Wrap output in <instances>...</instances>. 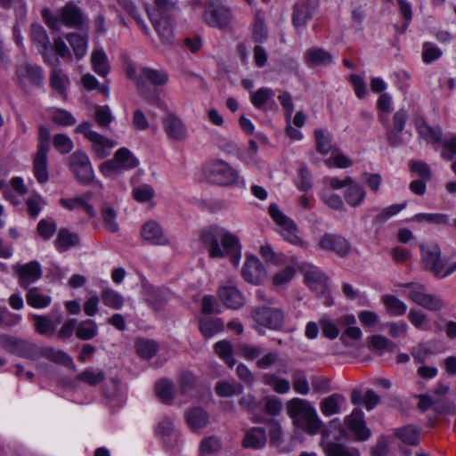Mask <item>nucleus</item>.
I'll list each match as a JSON object with an SVG mask.
<instances>
[{
	"mask_svg": "<svg viewBox=\"0 0 456 456\" xmlns=\"http://www.w3.org/2000/svg\"><path fill=\"white\" fill-rule=\"evenodd\" d=\"M200 239L209 247L208 253L211 258L229 256L235 266L239 265L241 246L236 235L218 225H211L201 232Z\"/></svg>",
	"mask_w": 456,
	"mask_h": 456,
	"instance_id": "f257e3e1",
	"label": "nucleus"
},
{
	"mask_svg": "<svg viewBox=\"0 0 456 456\" xmlns=\"http://www.w3.org/2000/svg\"><path fill=\"white\" fill-rule=\"evenodd\" d=\"M288 415L293 419L295 426L310 435L318 433L322 422L311 403L301 398H293L286 403Z\"/></svg>",
	"mask_w": 456,
	"mask_h": 456,
	"instance_id": "f03ea898",
	"label": "nucleus"
},
{
	"mask_svg": "<svg viewBox=\"0 0 456 456\" xmlns=\"http://www.w3.org/2000/svg\"><path fill=\"white\" fill-rule=\"evenodd\" d=\"M41 14L45 24L53 30H60L61 24L77 28L87 27L86 17L73 1L68 2L60 8L56 15H53L47 8L44 9Z\"/></svg>",
	"mask_w": 456,
	"mask_h": 456,
	"instance_id": "7ed1b4c3",
	"label": "nucleus"
},
{
	"mask_svg": "<svg viewBox=\"0 0 456 456\" xmlns=\"http://www.w3.org/2000/svg\"><path fill=\"white\" fill-rule=\"evenodd\" d=\"M425 268L437 278H445L456 271V262L447 267L448 261L441 256L438 245L420 246Z\"/></svg>",
	"mask_w": 456,
	"mask_h": 456,
	"instance_id": "20e7f679",
	"label": "nucleus"
},
{
	"mask_svg": "<svg viewBox=\"0 0 456 456\" xmlns=\"http://www.w3.org/2000/svg\"><path fill=\"white\" fill-rule=\"evenodd\" d=\"M207 179L215 184L229 186L238 180V174L229 164L223 160L214 159L205 165Z\"/></svg>",
	"mask_w": 456,
	"mask_h": 456,
	"instance_id": "39448f33",
	"label": "nucleus"
},
{
	"mask_svg": "<svg viewBox=\"0 0 456 456\" xmlns=\"http://www.w3.org/2000/svg\"><path fill=\"white\" fill-rule=\"evenodd\" d=\"M138 159L126 148L118 149L113 159L102 163L99 167L100 171L105 176L112 174L119 175L125 170L134 168L138 166Z\"/></svg>",
	"mask_w": 456,
	"mask_h": 456,
	"instance_id": "423d86ee",
	"label": "nucleus"
},
{
	"mask_svg": "<svg viewBox=\"0 0 456 456\" xmlns=\"http://www.w3.org/2000/svg\"><path fill=\"white\" fill-rule=\"evenodd\" d=\"M411 289L408 297L419 306L432 312H439L445 308V302L434 294L425 293V287L422 284L409 282L403 285Z\"/></svg>",
	"mask_w": 456,
	"mask_h": 456,
	"instance_id": "0eeeda50",
	"label": "nucleus"
},
{
	"mask_svg": "<svg viewBox=\"0 0 456 456\" xmlns=\"http://www.w3.org/2000/svg\"><path fill=\"white\" fill-rule=\"evenodd\" d=\"M0 346L20 357L37 360L36 344L7 334L0 335Z\"/></svg>",
	"mask_w": 456,
	"mask_h": 456,
	"instance_id": "6e6552de",
	"label": "nucleus"
},
{
	"mask_svg": "<svg viewBox=\"0 0 456 456\" xmlns=\"http://www.w3.org/2000/svg\"><path fill=\"white\" fill-rule=\"evenodd\" d=\"M69 167L77 181L82 184H88L94 180V170L88 156L77 151L69 156Z\"/></svg>",
	"mask_w": 456,
	"mask_h": 456,
	"instance_id": "1a4fd4ad",
	"label": "nucleus"
},
{
	"mask_svg": "<svg viewBox=\"0 0 456 456\" xmlns=\"http://www.w3.org/2000/svg\"><path fill=\"white\" fill-rule=\"evenodd\" d=\"M251 315L256 323L271 330H279L284 324V313L280 308L256 307Z\"/></svg>",
	"mask_w": 456,
	"mask_h": 456,
	"instance_id": "9d476101",
	"label": "nucleus"
},
{
	"mask_svg": "<svg viewBox=\"0 0 456 456\" xmlns=\"http://www.w3.org/2000/svg\"><path fill=\"white\" fill-rule=\"evenodd\" d=\"M31 38L45 62L52 66L59 64V59L53 54V47L45 29L39 24L31 25Z\"/></svg>",
	"mask_w": 456,
	"mask_h": 456,
	"instance_id": "9b49d317",
	"label": "nucleus"
},
{
	"mask_svg": "<svg viewBox=\"0 0 456 456\" xmlns=\"http://www.w3.org/2000/svg\"><path fill=\"white\" fill-rule=\"evenodd\" d=\"M203 18L209 26L224 28L229 25L232 13L229 8L219 3L209 2L205 8Z\"/></svg>",
	"mask_w": 456,
	"mask_h": 456,
	"instance_id": "f8f14e48",
	"label": "nucleus"
},
{
	"mask_svg": "<svg viewBox=\"0 0 456 456\" xmlns=\"http://www.w3.org/2000/svg\"><path fill=\"white\" fill-rule=\"evenodd\" d=\"M345 424L354 434L357 441H367L371 436V431L364 420L363 412L355 408L351 414L345 418Z\"/></svg>",
	"mask_w": 456,
	"mask_h": 456,
	"instance_id": "ddd939ff",
	"label": "nucleus"
},
{
	"mask_svg": "<svg viewBox=\"0 0 456 456\" xmlns=\"http://www.w3.org/2000/svg\"><path fill=\"white\" fill-rule=\"evenodd\" d=\"M319 247L323 250L332 251L340 257L346 256L351 251V245L347 240L331 233H326L321 238Z\"/></svg>",
	"mask_w": 456,
	"mask_h": 456,
	"instance_id": "4468645a",
	"label": "nucleus"
},
{
	"mask_svg": "<svg viewBox=\"0 0 456 456\" xmlns=\"http://www.w3.org/2000/svg\"><path fill=\"white\" fill-rule=\"evenodd\" d=\"M241 273L245 281L252 284L261 283L266 276L263 265L256 256L248 257Z\"/></svg>",
	"mask_w": 456,
	"mask_h": 456,
	"instance_id": "2eb2a0df",
	"label": "nucleus"
},
{
	"mask_svg": "<svg viewBox=\"0 0 456 456\" xmlns=\"http://www.w3.org/2000/svg\"><path fill=\"white\" fill-rule=\"evenodd\" d=\"M163 127L171 139L183 141L186 137V127L179 117L172 112H168L162 118Z\"/></svg>",
	"mask_w": 456,
	"mask_h": 456,
	"instance_id": "dca6fc26",
	"label": "nucleus"
},
{
	"mask_svg": "<svg viewBox=\"0 0 456 456\" xmlns=\"http://www.w3.org/2000/svg\"><path fill=\"white\" fill-rule=\"evenodd\" d=\"M318 5L317 0H301L294 6L292 17L293 24L296 27L304 26Z\"/></svg>",
	"mask_w": 456,
	"mask_h": 456,
	"instance_id": "f3484780",
	"label": "nucleus"
},
{
	"mask_svg": "<svg viewBox=\"0 0 456 456\" xmlns=\"http://www.w3.org/2000/svg\"><path fill=\"white\" fill-rule=\"evenodd\" d=\"M20 285L28 289L29 285L42 277V270L38 262L32 261L20 265L17 270Z\"/></svg>",
	"mask_w": 456,
	"mask_h": 456,
	"instance_id": "a211bd4d",
	"label": "nucleus"
},
{
	"mask_svg": "<svg viewBox=\"0 0 456 456\" xmlns=\"http://www.w3.org/2000/svg\"><path fill=\"white\" fill-rule=\"evenodd\" d=\"M351 403L355 406L364 405L367 411L373 410L379 403V395L372 389H368L363 395L362 390L354 388L350 395Z\"/></svg>",
	"mask_w": 456,
	"mask_h": 456,
	"instance_id": "6ab92c4d",
	"label": "nucleus"
},
{
	"mask_svg": "<svg viewBox=\"0 0 456 456\" xmlns=\"http://www.w3.org/2000/svg\"><path fill=\"white\" fill-rule=\"evenodd\" d=\"M142 237L148 242L155 245H166L167 238L164 235L159 224L155 221L146 222L141 230Z\"/></svg>",
	"mask_w": 456,
	"mask_h": 456,
	"instance_id": "aec40b11",
	"label": "nucleus"
},
{
	"mask_svg": "<svg viewBox=\"0 0 456 456\" xmlns=\"http://www.w3.org/2000/svg\"><path fill=\"white\" fill-rule=\"evenodd\" d=\"M149 18L159 34L161 41L165 45H170L174 38L173 34V26L167 18H158L155 16V13H151L149 12V9L146 8Z\"/></svg>",
	"mask_w": 456,
	"mask_h": 456,
	"instance_id": "412c9836",
	"label": "nucleus"
},
{
	"mask_svg": "<svg viewBox=\"0 0 456 456\" xmlns=\"http://www.w3.org/2000/svg\"><path fill=\"white\" fill-rule=\"evenodd\" d=\"M218 297L226 307L239 309L244 304V297L237 288L223 287L218 289Z\"/></svg>",
	"mask_w": 456,
	"mask_h": 456,
	"instance_id": "4be33fe9",
	"label": "nucleus"
},
{
	"mask_svg": "<svg viewBox=\"0 0 456 456\" xmlns=\"http://www.w3.org/2000/svg\"><path fill=\"white\" fill-rule=\"evenodd\" d=\"M305 61L309 67L328 66L333 61L331 53L323 48H310L305 53Z\"/></svg>",
	"mask_w": 456,
	"mask_h": 456,
	"instance_id": "5701e85b",
	"label": "nucleus"
},
{
	"mask_svg": "<svg viewBox=\"0 0 456 456\" xmlns=\"http://www.w3.org/2000/svg\"><path fill=\"white\" fill-rule=\"evenodd\" d=\"M145 83H150L154 86H162L168 81V74L163 69H156L150 67H142L139 77Z\"/></svg>",
	"mask_w": 456,
	"mask_h": 456,
	"instance_id": "b1692460",
	"label": "nucleus"
},
{
	"mask_svg": "<svg viewBox=\"0 0 456 456\" xmlns=\"http://www.w3.org/2000/svg\"><path fill=\"white\" fill-rule=\"evenodd\" d=\"M346 403V398L343 395L334 393L325 398L320 403V410L324 416H331L338 414L341 406Z\"/></svg>",
	"mask_w": 456,
	"mask_h": 456,
	"instance_id": "393cba45",
	"label": "nucleus"
},
{
	"mask_svg": "<svg viewBox=\"0 0 456 456\" xmlns=\"http://www.w3.org/2000/svg\"><path fill=\"white\" fill-rule=\"evenodd\" d=\"M266 432L264 428H252L245 435L242 446L254 450L261 449L266 443Z\"/></svg>",
	"mask_w": 456,
	"mask_h": 456,
	"instance_id": "a878e982",
	"label": "nucleus"
},
{
	"mask_svg": "<svg viewBox=\"0 0 456 456\" xmlns=\"http://www.w3.org/2000/svg\"><path fill=\"white\" fill-rule=\"evenodd\" d=\"M356 321L353 315H346L339 319L338 323L345 326L346 330L340 337V340L346 346H350L351 344L347 338L357 340L362 336V331L359 327L354 326Z\"/></svg>",
	"mask_w": 456,
	"mask_h": 456,
	"instance_id": "bb28decb",
	"label": "nucleus"
},
{
	"mask_svg": "<svg viewBox=\"0 0 456 456\" xmlns=\"http://www.w3.org/2000/svg\"><path fill=\"white\" fill-rule=\"evenodd\" d=\"M47 154L48 152L37 151L34 158V175L40 183H45L49 179Z\"/></svg>",
	"mask_w": 456,
	"mask_h": 456,
	"instance_id": "cd10ccee",
	"label": "nucleus"
},
{
	"mask_svg": "<svg viewBox=\"0 0 456 456\" xmlns=\"http://www.w3.org/2000/svg\"><path fill=\"white\" fill-rule=\"evenodd\" d=\"M199 329L208 339L224 330V322L220 318L205 317L200 319Z\"/></svg>",
	"mask_w": 456,
	"mask_h": 456,
	"instance_id": "c85d7f7f",
	"label": "nucleus"
},
{
	"mask_svg": "<svg viewBox=\"0 0 456 456\" xmlns=\"http://www.w3.org/2000/svg\"><path fill=\"white\" fill-rule=\"evenodd\" d=\"M80 242L79 236L77 233L69 232L67 228L60 229L57 238L54 241L59 251H66L71 247L77 246Z\"/></svg>",
	"mask_w": 456,
	"mask_h": 456,
	"instance_id": "c756f323",
	"label": "nucleus"
},
{
	"mask_svg": "<svg viewBox=\"0 0 456 456\" xmlns=\"http://www.w3.org/2000/svg\"><path fill=\"white\" fill-rule=\"evenodd\" d=\"M92 149L95 157L99 159H105L110 154V151L115 147V142L109 138L98 134V137L94 138L92 141Z\"/></svg>",
	"mask_w": 456,
	"mask_h": 456,
	"instance_id": "7c9ffc66",
	"label": "nucleus"
},
{
	"mask_svg": "<svg viewBox=\"0 0 456 456\" xmlns=\"http://www.w3.org/2000/svg\"><path fill=\"white\" fill-rule=\"evenodd\" d=\"M20 76L28 78L37 86H42L44 82V74L42 69L36 64L24 63L19 69Z\"/></svg>",
	"mask_w": 456,
	"mask_h": 456,
	"instance_id": "2f4dec72",
	"label": "nucleus"
},
{
	"mask_svg": "<svg viewBox=\"0 0 456 456\" xmlns=\"http://www.w3.org/2000/svg\"><path fill=\"white\" fill-rule=\"evenodd\" d=\"M208 412L200 407H195L186 413V421L193 430L205 427L208 422Z\"/></svg>",
	"mask_w": 456,
	"mask_h": 456,
	"instance_id": "473e14b6",
	"label": "nucleus"
},
{
	"mask_svg": "<svg viewBox=\"0 0 456 456\" xmlns=\"http://www.w3.org/2000/svg\"><path fill=\"white\" fill-rule=\"evenodd\" d=\"M420 430L417 426L407 425L403 428H397L395 435L402 440L403 443L408 445H417L419 443Z\"/></svg>",
	"mask_w": 456,
	"mask_h": 456,
	"instance_id": "72a5a7b5",
	"label": "nucleus"
},
{
	"mask_svg": "<svg viewBox=\"0 0 456 456\" xmlns=\"http://www.w3.org/2000/svg\"><path fill=\"white\" fill-rule=\"evenodd\" d=\"M66 39L72 47L76 58L78 60L82 59L86 53L88 36L69 33L66 36Z\"/></svg>",
	"mask_w": 456,
	"mask_h": 456,
	"instance_id": "f704fd0d",
	"label": "nucleus"
},
{
	"mask_svg": "<svg viewBox=\"0 0 456 456\" xmlns=\"http://www.w3.org/2000/svg\"><path fill=\"white\" fill-rule=\"evenodd\" d=\"M214 350L228 367L232 368L235 365L236 360L233 356V348L230 341L221 340L216 342L214 346Z\"/></svg>",
	"mask_w": 456,
	"mask_h": 456,
	"instance_id": "c9c22d12",
	"label": "nucleus"
},
{
	"mask_svg": "<svg viewBox=\"0 0 456 456\" xmlns=\"http://www.w3.org/2000/svg\"><path fill=\"white\" fill-rule=\"evenodd\" d=\"M143 287L148 291L146 297V302L148 305L155 311H160L167 303L165 293L159 289H155L151 285L143 284Z\"/></svg>",
	"mask_w": 456,
	"mask_h": 456,
	"instance_id": "e433bc0d",
	"label": "nucleus"
},
{
	"mask_svg": "<svg viewBox=\"0 0 456 456\" xmlns=\"http://www.w3.org/2000/svg\"><path fill=\"white\" fill-rule=\"evenodd\" d=\"M382 302L390 315L402 316L407 311L406 305L395 296L385 295L382 297Z\"/></svg>",
	"mask_w": 456,
	"mask_h": 456,
	"instance_id": "4c0bfd02",
	"label": "nucleus"
},
{
	"mask_svg": "<svg viewBox=\"0 0 456 456\" xmlns=\"http://www.w3.org/2000/svg\"><path fill=\"white\" fill-rule=\"evenodd\" d=\"M365 195L364 189L361 185L353 183L346 188L344 198L348 205L355 208L362 204Z\"/></svg>",
	"mask_w": 456,
	"mask_h": 456,
	"instance_id": "58836bf2",
	"label": "nucleus"
},
{
	"mask_svg": "<svg viewBox=\"0 0 456 456\" xmlns=\"http://www.w3.org/2000/svg\"><path fill=\"white\" fill-rule=\"evenodd\" d=\"M94 70L102 77H106L110 71L107 56L102 50H94L91 56Z\"/></svg>",
	"mask_w": 456,
	"mask_h": 456,
	"instance_id": "ea45409f",
	"label": "nucleus"
},
{
	"mask_svg": "<svg viewBox=\"0 0 456 456\" xmlns=\"http://www.w3.org/2000/svg\"><path fill=\"white\" fill-rule=\"evenodd\" d=\"M98 334V326L94 320L82 321L77 327L76 336L81 340H90Z\"/></svg>",
	"mask_w": 456,
	"mask_h": 456,
	"instance_id": "a19ab883",
	"label": "nucleus"
},
{
	"mask_svg": "<svg viewBox=\"0 0 456 456\" xmlns=\"http://www.w3.org/2000/svg\"><path fill=\"white\" fill-rule=\"evenodd\" d=\"M273 96L274 92L273 89L261 87L251 94L250 101L256 109L264 110L267 102H272L273 103Z\"/></svg>",
	"mask_w": 456,
	"mask_h": 456,
	"instance_id": "79ce46f5",
	"label": "nucleus"
},
{
	"mask_svg": "<svg viewBox=\"0 0 456 456\" xmlns=\"http://www.w3.org/2000/svg\"><path fill=\"white\" fill-rule=\"evenodd\" d=\"M368 346L373 351L379 352H394L396 348V345L393 341L381 335H373L370 337Z\"/></svg>",
	"mask_w": 456,
	"mask_h": 456,
	"instance_id": "37998d69",
	"label": "nucleus"
},
{
	"mask_svg": "<svg viewBox=\"0 0 456 456\" xmlns=\"http://www.w3.org/2000/svg\"><path fill=\"white\" fill-rule=\"evenodd\" d=\"M27 302L29 305L35 308H44L51 304V297L46 295L41 294L39 289L32 288L28 290L26 295Z\"/></svg>",
	"mask_w": 456,
	"mask_h": 456,
	"instance_id": "c03bdc74",
	"label": "nucleus"
},
{
	"mask_svg": "<svg viewBox=\"0 0 456 456\" xmlns=\"http://www.w3.org/2000/svg\"><path fill=\"white\" fill-rule=\"evenodd\" d=\"M281 236L285 240L301 248H305L306 246V243L297 235L298 229L294 221L288 223L281 226Z\"/></svg>",
	"mask_w": 456,
	"mask_h": 456,
	"instance_id": "a18cd8bd",
	"label": "nucleus"
},
{
	"mask_svg": "<svg viewBox=\"0 0 456 456\" xmlns=\"http://www.w3.org/2000/svg\"><path fill=\"white\" fill-rule=\"evenodd\" d=\"M279 363L281 367H283V369H280L279 372L281 373H286V362L283 360H281L279 357V354L277 352H268L265 354H264L261 358H259L256 364V367L259 369H267L271 367L272 365Z\"/></svg>",
	"mask_w": 456,
	"mask_h": 456,
	"instance_id": "49530a36",
	"label": "nucleus"
},
{
	"mask_svg": "<svg viewBox=\"0 0 456 456\" xmlns=\"http://www.w3.org/2000/svg\"><path fill=\"white\" fill-rule=\"evenodd\" d=\"M174 387L171 381L160 379L155 384V392L162 403H170L174 398Z\"/></svg>",
	"mask_w": 456,
	"mask_h": 456,
	"instance_id": "de8ad7c7",
	"label": "nucleus"
},
{
	"mask_svg": "<svg viewBox=\"0 0 456 456\" xmlns=\"http://www.w3.org/2000/svg\"><path fill=\"white\" fill-rule=\"evenodd\" d=\"M292 385L296 393L307 395L310 392L309 383L303 370L297 369L292 372Z\"/></svg>",
	"mask_w": 456,
	"mask_h": 456,
	"instance_id": "09e8293b",
	"label": "nucleus"
},
{
	"mask_svg": "<svg viewBox=\"0 0 456 456\" xmlns=\"http://www.w3.org/2000/svg\"><path fill=\"white\" fill-rule=\"evenodd\" d=\"M137 354L144 359L152 358L158 352V345L153 340L139 339L135 343Z\"/></svg>",
	"mask_w": 456,
	"mask_h": 456,
	"instance_id": "8fccbe9b",
	"label": "nucleus"
},
{
	"mask_svg": "<svg viewBox=\"0 0 456 456\" xmlns=\"http://www.w3.org/2000/svg\"><path fill=\"white\" fill-rule=\"evenodd\" d=\"M102 303L110 308L120 309L124 304L123 297L117 291L106 289L101 294Z\"/></svg>",
	"mask_w": 456,
	"mask_h": 456,
	"instance_id": "3c124183",
	"label": "nucleus"
},
{
	"mask_svg": "<svg viewBox=\"0 0 456 456\" xmlns=\"http://www.w3.org/2000/svg\"><path fill=\"white\" fill-rule=\"evenodd\" d=\"M406 207V202L402 204H394L383 208L372 220L373 225H380L387 222L390 217L399 213Z\"/></svg>",
	"mask_w": 456,
	"mask_h": 456,
	"instance_id": "603ef678",
	"label": "nucleus"
},
{
	"mask_svg": "<svg viewBox=\"0 0 456 456\" xmlns=\"http://www.w3.org/2000/svg\"><path fill=\"white\" fill-rule=\"evenodd\" d=\"M76 379L89 386L94 387L105 379V373L102 370L95 373L92 370L86 369V370L77 374Z\"/></svg>",
	"mask_w": 456,
	"mask_h": 456,
	"instance_id": "864d4df0",
	"label": "nucleus"
},
{
	"mask_svg": "<svg viewBox=\"0 0 456 456\" xmlns=\"http://www.w3.org/2000/svg\"><path fill=\"white\" fill-rule=\"evenodd\" d=\"M136 88L140 96L151 103H158L159 102V95L158 92L150 87L147 83L143 82L141 78H136Z\"/></svg>",
	"mask_w": 456,
	"mask_h": 456,
	"instance_id": "5fc2aeb1",
	"label": "nucleus"
},
{
	"mask_svg": "<svg viewBox=\"0 0 456 456\" xmlns=\"http://www.w3.org/2000/svg\"><path fill=\"white\" fill-rule=\"evenodd\" d=\"M35 329L40 335H52L55 330L53 321L48 316L33 315Z\"/></svg>",
	"mask_w": 456,
	"mask_h": 456,
	"instance_id": "6e6d98bb",
	"label": "nucleus"
},
{
	"mask_svg": "<svg viewBox=\"0 0 456 456\" xmlns=\"http://www.w3.org/2000/svg\"><path fill=\"white\" fill-rule=\"evenodd\" d=\"M102 217L104 227L110 232H117L118 231V224L116 223L117 214L116 211L108 206H104L102 208Z\"/></svg>",
	"mask_w": 456,
	"mask_h": 456,
	"instance_id": "4d7b16f0",
	"label": "nucleus"
},
{
	"mask_svg": "<svg viewBox=\"0 0 456 456\" xmlns=\"http://www.w3.org/2000/svg\"><path fill=\"white\" fill-rule=\"evenodd\" d=\"M325 453L327 456H360L358 450L349 451L345 445L337 443H329Z\"/></svg>",
	"mask_w": 456,
	"mask_h": 456,
	"instance_id": "13d9d810",
	"label": "nucleus"
},
{
	"mask_svg": "<svg viewBox=\"0 0 456 456\" xmlns=\"http://www.w3.org/2000/svg\"><path fill=\"white\" fill-rule=\"evenodd\" d=\"M411 221L418 223L428 222L434 224H447L449 220L445 214L419 213L411 217Z\"/></svg>",
	"mask_w": 456,
	"mask_h": 456,
	"instance_id": "bf43d9fd",
	"label": "nucleus"
},
{
	"mask_svg": "<svg viewBox=\"0 0 456 456\" xmlns=\"http://www.w3.org/2000/svg\"><path fill=\"white\" fill-rule=\"evenodd\" d=\"M314 136L316 140V151L319 153L326 155L332 151L331 140L329 136L325 135L323 130L315 129Z\"/></svg>",
	"mask_w": 456,
	"mask_h": 456,
	"instance_id": "052dcab7",
	"label": "nucleus"
},
{
	"mask_svg": "<svg viewBox=\"0 0 456 456\" xmlns=\"http://www.w3.org/2000/svg\"><path fill=\"white\" fill-rule=\"evenodd\" d=\"M410 170L416 173L419 179L424 181H430L432 178V172L428 165L419 160H411L410 162Z\"/></svg>",
	"mask_w": 456,
	"mask_h": 456,
	"instance_id": "680f3d73",
	"label": "nucleus"
},
{
	"mask_svg": "<svg viewBox=\"0 0 456 456\" xmlns=\"http://www.w3.org/2000/svg\"><path fill=\"white\" fill-rule=\"evenodd\" d=\"M268 433L270 438V444L273 446H280L282 440V432L280 424L275 419H269L267 422Z\"/></svg>",
	"mask_w": 456,
	"mask_h": 456,
	"instance_id": "e2e57ef3",
	"label": "nucleus"
},
{
	"mask_svg": "<svg viewBox=\"0 0 456 456\" xmlns=\"http://www.w3.org/2000/svg\"><path fill=\"white\" fill-rule=\"evenodd\" d=\"M53 146L61 154H67L73 149V142L69 136L57 134L53 136Z\"/></svg>",
	"mask_w": 456,
	"mask_h": 456,
	"instance_id": "0e129e2a",
	"label": "nucleus"
},
{
	"mask_svg": "<svg viewBox=\"0 0 456 456\" xmlns=\"http://www.w3.org/2000/svg\"><path fill=\"white\" fill-rule=\"evenodd\" d=\"M95 119L101 127L107 128L113 120L110 107L107 105L96 107Z\"/></svg>",
	"mask_w": 456,
	"mask_h": 456,
	"instance_id": "69168bd1",
	"label": "nucleus"
},
{
	"mask_svg": "<svg viewBox=\"0 0 456 456\" xmlns=\"http://www.w3.org/2000/svg\"><path fill=\"white\" fill-rule=\"evenodd\" d=\"M239 353L245 359L253 361L257 359L263 353L260 346H252L247 343H242L238 346Z\"/></svg>",
	"mask_w": 456,
	"mask_h": 456,
	"instance_id": "338daca9",
	"label": "nucleus"
},
{
	"mask_svg": "<svg viewBox=\"0 0 456 456\" xmlns=\"http://www.w3.org/2000/svg\"><path fill=\"white\" fill-rule=\"evenodd\" d=\"M442 56V51L429 42H426L423 45L422 59L427 64L439 59Z\"/></svg>",
	"mask_w": 456,
	"mask_h": 456,
	"instance_id": "774afa93",
	"label": "nucleus"
}]
</instances>
